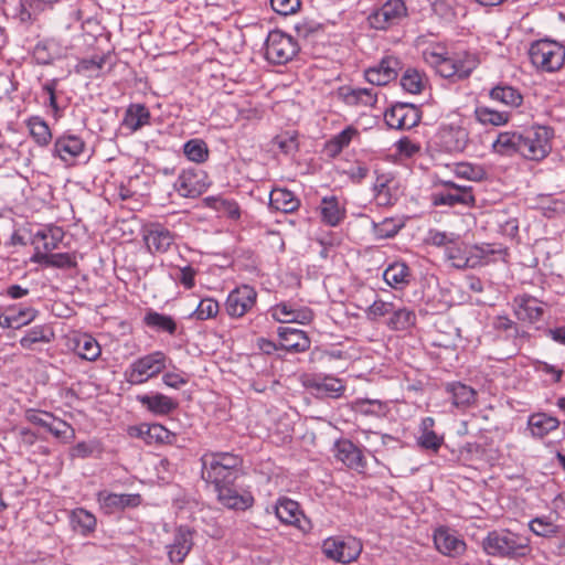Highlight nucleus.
<instances>
[{"label":"nucleus","mask_w":565,"mask_h":565,"mask_svg":"<svg viewBox=\"0 0 565 565\" xmlns=\"http://www.w3.org/2000/svg\"><path fill=\"white\" fill-rule=\"evenodd\" d=\"M520 131L507 130L497 135L491 143V151L501 157H512L520 154Z\"/></svg>","instance_id":"29"},{"label":"nucleus","mask_w":565,"mask_h":565,"mask_svg":"<svg viewBox=\"0 0 565 565\" xmlns=\"http://www.w3.org/2000/svg\"><path fill=\"white\" fill-rule=\"evenodd\" d=\"M201 463L203 480L217 487L236 479L242 459L232 452L207 451L201 457Z\"/></svg>","instance_id":"2"},{"label":"nucleus","mask_w":565,"mask_h":565,"mask_svg":"<svg viewBox=\"0 0 565 565\" xmlns=\"http://www.w3.org/2000/svg\"><path fill=\"white\" fill-rule=\"evenodd\" d=\"M209 186L207 175L201 169L183 170L174 182L175 191L183 198H196Z\"/></svg>","instance_id":"11"},{"label":"nucleus","mask_w":565,"mask_h":565,"mask_svg":"<svg viewBox=\"0 0 565 565\" xmlns=\"http://www.w3.org/2000/svg\"><path fill=\"white\" fill-rule=\"evenodd\" d=\"M195 531L186 525L174 529L170 541L164 545L168 561L171 565H183L194 546Z\"/></svg>","instance_id":"8"},{"label":"nucleus","mask_w":565,"mask_h":565,"mask_svg":"<svg viewBox=\"0 0 565 565\" xmlns=\"http://www.w3.org/2000/svg\"><path fill=\"white\" fill-rule=\"evenodd\" d=\"M559 427V420L546 413H534L527 418V429L533 438L542 439Z\"/></svg>","instance_id":"30"},{"label":"nucleus","mask_w":565,"mask_h":565,"mask_svg":"<svg viewBox=\"0 0 565 565\" xmlns=\"http://www.w3.org/2000/svg\"><path fill=\"white\" fill-rule=\"evenodd\" d=\"M445 185L447 188L446 191H440L434 194L433 202L435 205L455 206L457 204H473L475 198L470 188L466 185H458L450 181L445 182Z\"/></svg>","instance_id":"19"},{"label":"nucleus","mask_w":565,"mask_h":565,"mask_svg":"<svg viewBox=\"0 0 565 565\" xmlns=\"http://www.w3.org/2000/svg\"><path fill=\"white\" fill-rule=\"evenodd\" d=\"M275 514L284 524L295 525L303 531L310 527V522L303 515L298 502L291 499H279L275 505Z\"/></svg>","instance_id":"16"},{"label":"nucleus","mask_w":565,"mask_h":565,"mask_svg":"<svg viewBox=\"0 0 565 565\" xmlns=\"http://www.w3.org/2000/svg\"><path fill=\"white\" fill-rule=\"evenodd\" d=\"M271 147L284 154H294L298 150L297 136L291 131L281 132L273 139Z\"/></svg>","instance_id":"56"},{"label":"nucleus","mask_w":565,"mask_h":565,"mask_svg":"<svg viewBox=\"0 0 565 565\" xmlns=\"http://www.w3.org/2000/svg\"><path fill=\"white\" fill-rule=\"evenodd\" d=\"M426 78L416 68H407L401 77L402 88L411 94H419L425 87Z\"/></svg>","instance_id":"49"},{"label":"nucleus","mask_w":565,"mask_h":565,"mask_svg":"<svg viewBox=\"0 0 565 565\" xmlns=\"http://www.w3.org/2000/svg\"><path fill=\"white\" fill-rule=\"evenodd\" d=\"M218 311L220 306L216 300L213 298H203L196 306L195 310L190 313L189 318L204 321L215 318Z\"/></svg>","instance_id":"53"},{"label":"nucleus","mask_w":565,"mask_h":565,"mask_svg":"<svg viewBox=\"0 0 565 565\" xmlns=\"http://www.w3.org/2000/svg\"><path fill=\"white\" fill-rule=\"evenodd\" d=\"M54 333L47 326H34L26 331L25 335L20 339V343L24 349H31L35 343H49L53 339Z\"/></svg>","instance_id":"47"},{"label":"nucleus","mask_w":565,"mask_h":565,"mask_svg":"<svg viewBox=\"0 0 565 565\" xmlns=\"http://www.w3.org/2000/svg\"><path fill=\"white\" fill-rule=\"evenodd\" d=\"M142 238L151 254L167 253L174 243V234L159 223H149L142 227Z\"/></svg>","instance_id":"12"},{"label":"nucleus","mask_w":565,"mask_h":565,"mask_svg":"<svg viewBox=\"0 0 565 565\" xmlns=\"http://www.w3.org/2000/svg\"><path fill=\"white\" fill-rule=\"evenodd\" d=\"M277 332L284 350L294 353L309 350L310 339L305 331L291 327H279Z\"/></svg>","instance_id":"24"},{"label":"nucleus","mask_w":565,"mask_h":565,"mask_svg":"<svg viewBox=\"0 0 565 565\" xmlns=\"http://www.w3.org/2000/svg\"><path fill=\"white\" fill-rule=\"evenodd\" d=\"M446 56V49L441 44L430 45L423 51L424 61L434 68H437Z\"/></svg>","instance_id":"64"},{"label":"nucleus","mask_w":565,"mask_h":565,"mask_svg":"<svg viewBox=\"0 0 565 565\" xmlns=\"http://www.w3.org/2000/svg\"><path fill=\"white\" fill-rule=\"evenodd\" d=\"M529 527L535 535L543 537H553L559 531V526L547 516H539L531 520Z\"/></svg>","instance_id":"55"},{"label":"nucleus","mask_w":565,"mask_h":565,"mask_svg":"<svg viewBox=\"0 0 565 565\" xmlns=\"http://www.w3.org/2000/svg\"><path fill=\"white\" fill-rule=\"evenodd\" d=\"M136 399L147 411L157 416L169 415L178 408V403L162 393L139 394L136 396Z\"/></svg>","instance_id":"27"},{"label":"nucleus","mask_w":565,"mask_h":565,"mask_svg":"<svg viewBox=\"0 0 565 565\" xmlns=\"http://www.w3.org/2000/svg\"><path fill=\"white\" fill-rule=\"evenodd\" d=\"M475 118L483 126L501 127L509 124L511 113L500 111L488 106H477L475 109Z\"/></svg>","instance_id":"37"},{"label":"nucleus","mask_w":565,"mask_h":565,"mask_svg":"<svg viewBox=\"0 0 565 565\" xmlns=\"http://www.w3.org/2000/svg\"><path fill=\"white\" fill-rule=\"evenodd\" d=\"M231 484L232 483H225L214 487L220 503L233 510H246L250 508L254 503L253 495L247 491L239 492Z\"/></svg>","instance_id":"23"},{"label":"nucleus","mask_w":565,"mask_h":565,"mask_svg":"<svg viewBox=\"0 0 565 565\" xmlns=\"http://www.w3.org/2000/svg\"><path fill=\"white\" fill-rule=\"evenodd\" d=\"M172 269L174 273H171L170 276L173 278L177 282L182 285L185 289H192L195 285V276L198 274V270L190 266H173Z\"/></svg>","instance_id":"57"},{"label":"nucleus","mask_w":565,"mask_h":565,"mask_svg":"<svg viewBox=\"0 0 565 565\" xmlns=\"http://www.w3.org/2000/svg\"><path fill=\"white\" fill-rule=\"evenodd\" d=\"M319 210L322 222L329 226L339 225L345 216L344 206L334 195L322 198Z\"/></svg>","instance_id":"32"},{"label":"nucleus","mask_w":565,"mask_h":565,"mask_svg":"<svg viewBox=\"0 0 565 565\" xmlns=\"http://www.w3.org/2000/svg\"><path fill=\"white\" fill-rule=\"evenodd\" d=\"M384 281L396 290L404 289L411 280V270L405 263L395 262L383 273Z\"/></svg>","instance_id":"33"},{"label":"nucleus","mask_w":565,"mask_h":565,"mask_svg":"<svg viewBox=\"0 0 565 565\" xmlns=\"http://www.w3.org/2000/svg\"><path fill=\"white\" fill-rule=\"evenodd\" d=\"M416 323V313L407 307H394L386 324L395 331H406Z\"/></svg>","instance_id":"38"},{"label":"nucleus","mask_w":565,"mask_h":565,"mask_svg":"<svg viewBox=\"0 0 565 565\" xmlns=\"http://www.w3.org/2000/svg\"><path fill=\"white\" fill-rule=\"evenodd\" d=\"M399 70V60L394 56H386L379 65L365 71V78L372 85L383 86L395 79Z\"/></svg>","instance_id":"20"},{"label":"nucleus","mask_w":565,"mask_h":565,"mask_svg":"<svg viewBox=\"0 0 565 565\" xmlns=\"http://www.w3.org/2000/svg\"><path fill=\"white\" fill-rule=\"evenodd\" d=\"M305 386L310 390L317 397H340L345 386L342 381L331 375H316L306 379Z\"/></svg>","instance_id":"17"},{"label":"nucleus","mask_w":565,"mask_h":565,"mask_svg":"<svg viewBox=\"0 0 565 565\" xmlns=\"http://www.w3.org/2000/svg\"><path fill=\"white\" fill-rule=\"evenodd\" d=\"M352 409L362 415L381 416L385 412L384 404L379 399H356L352 403Z\"/></svg>","instance_id":"58"},{"label":"nucleus","mask_w":565,"mask_h":565,"mask_svg":"<svg viewBox=\"0 0 565 565\" xmlns=\"http://www.w3.org/2000/svg\"><path fill=\"white\" fill-rule=\"evenodd\" d=\"M445 256L458 269L468 267L469 259L459 237L445 249Z\"/></svg>","instance_id":"54"},{"label":"nucleus","mask_w":565,"mask_h":565,"mask_svg":"<svg viewBox=\"0 0 565 565\" xmlns=\"http://www.w3.org/2000/svg\"><path fill=\"white\" fill-rule=\"evenodd\" d=\"M97 502L99 503L100 509L106 514H113L117 511H121L126 508L138 507L141 502L140 494L132 493H113L106 490L99 491L97 493Z\"/></svg>","instance_id":"18"},{"label":"nucleus","mask_w":565,"mask_h":565,"mask_svg":"<svg viewBox=\"0 0 565 565\" xmlns=\"http://www.w3.org/2000/svg\"><path fill=\"white\" fill-rule=\"evenodd\" d=\"M150 111L143 104H130L122 119V126L135 132L150 124Z\"/></svg>","instance_id":"31"},{"label":"nucleus","mask_w":565,"mask_h":565,"mask_svg":"<svg viewBox=\"0 0 565 565\" xmlns=\"http://www.w3.org/2000/svg\"><path fill=\"white\" fill-rule=\"evenodd\" d=\"M406 15L407 7L403 0H386L370 11L366 22L371 29L386 31L399 24Z\"/></svg>","instance_id":"6"},{"label":"nucleus","mask_w":565,"mask_h":565,"mask_svg":"<svg viewBox=\"0 0 565 565\" xmlns=\"http://www.w3.org/2000/svg\"><path fill=\"white\" fill-rule=\"evenodd\" d=\"M395 305L393 302L376 299L365 310L366 317L370 320H377L385 316H391Z\"/></svg>","instance_id":"61"},{"label":"nucleus","mask_w":565,"mask_h":565,"mask_svg":"<svg viewBox=\"0 0 565 565\" xmlns=\"http://www.w3.org/2000/svg\"><path fill=\"white\" fill-rule=\"evenodd\" d=\"M64 238V231L58 226H50L38 231L33 235L34 242H38L44 252H52L58 248Z\"/></svg>","instance_id":"42"},{"label":"nucleus","mask_w":565,"mask_h":565,"mask_svg":"<svg viewBox=\"0 0 565 565\" xmlns=\"http://www.w3.org/2000/svg\"><path fill=\"white\" fill-rule=\"evenodd\" d=\"M84 141L77 136H61L55 140L54 154L65 163H71L84 151Z\"/></svg>","instance_id":"28"},{"label":"nucleus","mask_w":565,"mask_h":565,"mask_svg":"<svg viewBox=\"0 0 565 565\" xmlns=\"http://www.w3.org/2000/svg\"><path fill=\"white\" fill-rule=\"evenodd\" d=\"M209 206L232 220H238L241 210L236 201L223 196H211L206 199Z\"/></svg>","instance_id":"48"},{"label":"nucleus","mask_w":565,"mask_h":565,"mask_svg":"<svg viewBox=\"0 0 565 565\" xmlns=\"http://www.w3.org/2000/svg\"><path fill=\"white\" fill-rule=\"evenodd\" d=\"M514 313L521 321L536 323L544 315V303L531 295H520L513 300Z\"/></svg>","instance_id":"21"},{"label":"nucleus","mask_w":565,"mask_h":565,"mask_svg":"<svg viewBox=\"0 0 565 565\" xmlns=\"http://www.w3.org/2000/svg\"><path fill=\"white\" fill-rule=\"evenodd\" d=\"M257 296L256 289L249 285L236 287L226 297L225 312L234 319L244 317L256 307Z\"/></svg>","instance_id":"10"},{"label":"nucleus","mask_w":565,"mask_h":565,"mask_svg":"<svg viewBox=\"0 0 565 565\" xmlns=\"http://www.w3.org/2000/svg\"><path fill=\"white\" fill-rule=\"evenodd\" d=\"M375 174L376 178L373 183L375 199L382 205L393 204L394 198L390 186L393 181V175L391 173H380L377 170L375 171Z\"/></svg>","instance_id":"45"},{"label":"nucleus","mask_w":565,"mask_h":565,"mask_svg":"<svg viewBox=\"0 0 565 565\" xmlns=\"http://www.w3.org/2000/svg\"><path fill=\"white\" fill-rule=\"evenodd\" d=\"M489 97L510 108H518L523 103V96L519 89L510 85H497L489 92Z\"/></svg>","instance_id":"36"},{"label":"nucleus","mask_w":565,"mask_h":565,"mask_svg":"<svg viewBox=\"0 0 565 565\" xmlns=\"http://www.w3.org/2000/svg\"><path fill=\"white\" fill-rule=\"evenodd\" d=\"M520 156L540 161L551 151L552 131L545 126H533L520 131Z\"/></svg>","instance_id":"5"},{"label":"nucleus","mask_w":565,"mask_h":565,"mask_svg":"<svg viewBox=\"0 0 565 565\" xmlns=\"http://www.w3.org/2000/svg\"><path fill=\"white\" fill-rule=\"evenodd\" d=\"M129 435L141 438L145 443L152 445L158 443H172L174 435L161 424H140L129 428Z\"/></svg>","instance_id":"25"},{"label":"nucleus","mask_w":565,"mask_h":565,"mask_svg":"<svg viewBox=\"0 0 565 565\" xmlns=\"http://www.w3.org/2000/svg\"><path fill=\"white\" fill-rule=\"evenodd\" d=\"M109 58L108 54L95 55L90 58H83L77 64V72H92L98 74Z\"/></svg>","instance_id":"62"},{"label":"nucleus","mask_w":565,"mask_h":565,"mask_svg":"<svg viewBox=\"0 0 565 565\" xmlns=\"http://www.w3.org/2000/svg\"><path fill=\"white\" fill-rule=\"evenodd\" d=\"M417 445L425 449L430 450L433 452H437L441 445L444 444V437L437 435L434 430L420 433L416 438Z\"/></svg>","instance_id":"60"},{"label":"nucleus","mask_w":565,"mask_h":565,"mask_svg":"<svg viewBox=\"0 0 565 565\" xmlns=\"http://www.w3.org/2000/svg\"><path fill=\"white\" fill-rule=\"evenodd\" d=\"M482 548L490 556L514 561L524 558L532 552L527 535L508 529L490 531L482 541Z\"/></svg>","instance_id":"1"},{"label":"nucleus","mask_w":565,"mask_h":565,"mask_svg":"<svg viewBox=\"0 0 565 565\" xmlns=\"http://www.w3.org/2000/svg\"><path fill=\"white\" fill-rule=\"evenodd\" d=\"M384 120L393 129H411L420 121L419 110L411 104L398 103L384 114Z\"/></svg>","instance_id":"13"},{"label":"nucleus","mask_w":565,"mask_h":565,"mask_svg":"<svg viewBox=\"0 0 565 565\" xmlns=\"http://www.w3.org/2000/svg\"><path fill=\"white\" fill-rule=\"evenodd\" d=\"M439 140L446 151L460 152L468 143V131L458 125H446L439 131Z\"/></svg>","instance_id":"26"},{"label":"nucleus","mask_w":565,"mask_h":565,"mask_svg":"<svg viewBox=\"0 0 565 565\" xmlns=\"http://www.w3.org/2000/svg\"><path fill=\"white\" fill-rule=\"evenodd\" d=\"M58 81L56 78L46 81L42 86V93L45 95L44 105L50 107L55 116L61 111V107L57 103V87Z\"/></svg>","instance_id":"59"},{"label":"nucleus","mask_w":565,"mask_h":565,"mask_svg":"<svg viewBox=\"0 0 565 565\" xmlns=\"http://www.w3.org/2000/svg\"><path fill=\"white\" fill-rule=\"evenodd\" d=\"M74 350L79 358L87 361L97 360L102 353L99 343L89 334H82L75 338Z\"/></svg>","instance_id":"41"},{"label":"nucleus","mask_w":565,"mask_h":565,"mask_svg":"<svg viewBox=\"0 0 565 565\" xmlns=\"http://www.w3.org/2000/svg\"><path fill=\"white\" fill-rule=\"evenodd\" d=\"M452 64L456 79H463L470 76L479 65V58L475 53L459 52L452 55Z\"/></svg>","instance_id":"40"},{"label":"nucleus","mask_w":565,"mask_h":565,"mask_svg":"<svg viewBox=\"0 0 565 565\" xmlns=\"http://www.w3.org/2000/svg\"><path fill=\"white\" fill-rule=\"evenodd\" d=\"M46 430L63 443H70L75 438L74 428L66 422L55 417L53 414H51Z\"/></svg>","instance_id":"52"},{"label":"nucleus","mask_w":565,"mask_h":565,"mask_svg":"<svg viewBox=\"0 0 565 565\" xmlns=\"http://www.w3.org/2000/svg\"><path fill=\"white\" fill-rule=\"evenodd\" d=\"M185 157L193 162L203 163L209 158V148L202 139H191L183 146Z\"/></svg>","instance_id":"51"},{"label":"nucleus","mask_w":565,"mask_h":565,"mask_svg":"<svg viewBox=\"0 0 565 565\" xmlns=\"http://www.w3.org/2000/svg\"><path fill=\"white\" fill-rule=\"evenodd\" d=\"M529 56L536 70L553 73L565 62V47L556 41L539 40L531 44Z\"/></svg>","instance_id":"4"},{"label":"nucleus","mask_w":565,"mask_h":565,"mask_svg":"<svg viewBox=\"0 0 565 565\" xmlns=\"http://www.w3.org/2000/svg\"><path fill=\"white\" fill-rule=\"evenodd\" d=\"M265 57L273 64H286L297 54L298 43L288 34L270 31L265 42Z\"/></svg>","instance_id":"7"},{"label":"nucleus","mask_w":565,"mask_h":565,"mask_svg":"<svg viewBox=\"0 0 565 565\" xmlns=\"http://www.w3.org/2000/svg\"><path fill=\"white\" fill-rule=\"evenodd\" d=\"M337 96L348 106L353 107H373L377 102V90L375 88H360L342 86L338 89Z\"/></svg>","instance_id":"22"},{"label":"nucleus","mask_w":565,"mask_h":565,"mask_svg":"<svg viewBox=\"0 0 565 565\" xmlns=\"http://www.w3.org/2000/svg\"><path fill=\"white\" fill-rule=\"evenodd\" d=\"M171 362L162 351H153L134 360L124 376L130 385H142L162 374Z\"/></svg>","instance_id":"3"},{"label":"nucleus","mask_w":565,"mask_h":565,"mask_svg":"<svg viewBox=\"0 0 565 565\" xmlns=\"http://www.w3.org/2000/svg\"><path fill=\"white\" fill-rule=\"evenodd\" d=\"M143 322L147 327L156 330V331H163L169 334H174L177 330V323L173 320L172 317L159 313L153 310H149L145 317Z\"/></svg>","instance_id":"46"},{"label":"nucleus","mask_w":565,"mask_h":565,"mask_svg":"<svg viewBox=\"0 0 565 565\" xmlns=\"http://www.w3.org/2000/svg\"><path fill=\"white\" fill-rule=\"evenodd\" d=\"M2 317V328L19 329L32 322L36 317V311L31 307H23L19 310L8 309Z\"/></svg>","instance_id":"39"},{"label":"nucleus","mask_w":565,"mask_h":565,"mask_svg":"<svg viewBox=\"0 0 565 565\" xmlns=\"http://www.w3.org/2000/svg\"><path fill=\"white\" fill-rule=\"evenodd\" d=\"M356 136H359L356 128L352 126L347 127L326 143V152L330 157L338 156Z\"/></svg>","instance_id":"44"},{"label":"nucleus","mask_w":565,"mask_h":565,"mask_svg":"<svg viewBox=\"0 0 565 565\" xmlns=\"http://www.w3.org/2000/svg\"><path fill=\"white\" fill-rule=\"evenodd\" d=\"M447 392L451 396L452 404L456 407H468L476 401V391L460 382L449 383Z\"/></svg>","instance_id":"43"},{"label":"nucleus","mask_w":565,"mask_h":565,"mask_svg":"<svg viewBox=\"0 0 565 565\" xmlns=\"http://www.w3.org/2000/svg\"><path fill=\"white\" fill-rule=\"evenodd\" d=\"M334 455L338 460L359 473H364L367 468L366 459L362 450L349 439H341L334 444Z\"/></svg>","instance_id":"15"},{"label":"nucleus","mask_w":565,"mask_h":565,"mask_svg":"<svg viewBox=\"0 0 565 565\" xmlns=\"http://www.w3.org/2000/svg\"><path fill=\"white\" fill-rule=\"evenodd\" d=\"M70 523L82 536L90 535L97 525L96 516L84 508H76L70 513Z\"/></svg>","instance_id":"34"},{"label":"nucleus","mask_w":565,"mask_h":565,"mask_svg":"<svg viewBox=\"0 0 565 565\" xmlns=\"http://www.w3.org/2000/svg\"><path fill=\"white\" fill-rule=\"evenodd\" d=\"M459 236L454 233L430 230L427 234L426 243L436 247H444L446 249Z\"/></svg>","instance_id":"63"},{"label":"nucleus","mask_w":565,"mask_h":565,"mask_svg":"<svg viewBox=\"0 0 565 565\" xmlns=\"http://www.w3.org/2000/svg\"><path fill=\"white\" fill-rule=\"evenodd\" d=\"M434 544L436 550L448 557H459L466 550L467 544L454 530L440 526L434 531Z\"/></svg>","instance_id":"14"},{"label":"nucleus","mask_w":565,"mask_h":565,"mask_svg":"<svg viewBox=\"0 0 565 565\" xmlns=\"http://www.w3.org/2000/svg\"><path fill=\"white\" fill-rule=\"evenodd\" d=\"M322 552L328 558L345 564L359 557L362 545L354 537L332 536L323 541Z\"/></svg>","instance_id":"9"},{"label":"nucleus","mask_w":565,"mask_h":565,"mask_svg":"<svg viewBox=\"0 0 565 565\" xmlns=\"http://www.w3.org/2000/svg\"><path fill=\"white\" fill-rule=\"evenodd\" d=\"M28 127L30 129V134L35 140V142L40 146H46L51 139L52 134L47 126V124L38 116L31 117L28 120Z\"/></svg>","instance_id":"50"},{"label":"nucleus","mask_w":565,"mask_h":565,"mask_svg":"<svg viewBox=\"0 0 565 565\" xmlns=\"http://www.w3.org/2000/svg\"><path fill=\"white\" fill-rule=\"evenodd\" d=\"M269 206L284 213H292L300 206L297 196L287 189H274L269 195Z\"/></svg>","instance_id":"35"}]
</instances>
